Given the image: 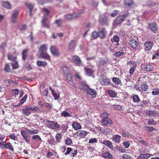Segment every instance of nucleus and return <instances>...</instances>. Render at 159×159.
<instances>
[{
    "label": "nucleus",
    "instance_id": "1",
    "mask_svg": "<svg viewBox=\"0 0 159 159\" xmlns=\"http://www.w3.org/2000/svg\"><path fill=\"white\" fill-rule=\"evenodd\" d=\"M38 130L36 129H26L25 130H22L20 132V134L25 141L29 144L30 143V136L28 135V134L29 133L31 135H34L38 134Z\"/></svg>",
    "mask_w": 159,
    "mask_h": 159
},
{
    "label": "nucleus",
    "instance_id": "2",
    "mask_svg": "<svg viewBox=\"0 0 159 159\" xmlns=\"http://www.w3.org/2000/svg\"><path fill=\"white\" fill-rule=\"evenodd\" d=\"M39 108L37 106L29 107H28L24 108L22 109V113L23 115L25 116H29L31 113V111H36Z\"/></svg>",
    "mask_w": 159,
    "mask_h": 159
},
{
    "label": "nucleus",
    "instance_id": "3",
    "mask_svg": "<svg viewBox=\"0 0 159 159\" xmlns=\"http://www.w3.org/2000/svg\"><path fill=\"white\" fill-rule=\"evenodd\" d=\"M46 124L48 127L52 129H58L60 127V125L57 123V122L55 121L47 120Z\"/></svg>",
    "mask_w": 159,
    "mask_h": 159
},
{
    "label": "nucleus",
    "instance_id": "4",
    "mask_svg": "<svg viewBox=\"0 0 159 159\" xmlns=\"http://www.w3.org/2000/svg\"><path fill=\"white\" fill-rule=\"evenodd\" d=\"M127 14H125L120 16H117L114 21L113 25L115 27L120 24L122 21L124 20L125 18L127 16Z\"/></svg>",
    "mask_w": 159,
    "mask_h": 159
},
{
    "label": "nucleus",
    "instance_id": "5",
    "mask_svg": "<svg viewBox=\"0 0 159 159\" xmlns=\"http://www.w3.org/2000/svg\"><path fill=\"white\" fill-rule=\"evenodd\" d=\"M129 44L131 45V47L134 48L138 49L140 47V45L139 43L136 41L133 38H131L129 41Z\"/></svg>",
    "mask_w": 159,
    "mask_h": 159
},
{
    "label": "nucleus",
    "instance_id": "6",
    "mask_svg": "<svg viewBox=\"0 0 159 159\" xmlns=\"http://www.w3.org/2000/svg\"><path fill=\"white\" fill-rule=\"evenodd\" d=\"M109 79L103 75L100 76V84L103 85H107L109 84Z\"/></svg>",
    "mask_w": 159,
    "mask_h": 159
},
{
    "label": "nucleus",
    "instance_id": "7",
    "mask_svg": "<svg viewBox=\"0 0 159 159\" xmlns=\"http://www.w3.org/2000/svg\"><path fill=\"white\" fill-rule=\"evenodd\" d=\"M70 154V156L72 157H74L76 156L77 153V150L73 149L72 148L68 147L67 148L66 152L65 153V155H67Z\"/></svg>",
    "mask_w": 159,
    "mask_h": 159
},
{
    "label": "nucleus",
    "instance_id": "8",
    "mask_svg": "<svg viewBox=\"0 0 159 159\" xmlns=\"http://www.w3.org/2000/svg\"><path fill=\"white\" fill-rule=\"evenodd\" d=\"M101 123L103 125H112V120L108 117H105L102 119Z\"/></svg>",
    "mask_w": 159,
    "mask_h": 159
},
{
    "label": "nucleus",
    "instance_id": "9",
    "mask_svg": "<svg viewBox=\"0 0 159 159\" xmlns=\"http://www.w3.org/2000/svg\"><path fill=\"white\" fill-rule=\"evenodd\" d=\"M73 62L78 66L81 65V61L79 57L76 55L73 57L72 58Z\"/></svg>",
    "mask_w": 159,
    "mask_h": 159
},
{
    "label": "nucleus",
    "instance_id": "10",
    "mask_svg": "<svg viewBox=\"0 0 159 159\" xmlns=\"http://www.w3.org/2000/svg\"><path fill=\"white\" fill-rule=\"evenodd\" d=\"M50 50L52 54L54 56H58L60 55L58 50L55 46H51L50 48Z\"/></svg>",
    "mask_w": 159,
    "mask_h": 159
},
{
    "label": "nucleus",
    "instance_id": "11",
    "mask_svg": "<svg viewBox=\"0 0 159 159\" xmlns=\"http://www.w3.org/2000/svg\"><path fill=\"white\" fill-rule=\"evenodd\" d=\"M87 134V131L82 130H79L76 133V134L77 136L80 138H85Z\"/></svg>",
    "mask_w": 159,
    "mask_h": 159
},
{
    "label": "nucleus",
    "instance_id": "12",
    "mask_svg": "<svg viewBox=\"0 0 159 159\" xmlns=\"http://www.w3.org/2000/svg\"><path fill=\"white\" fill-rule=\"evenodd\" d=\"M144 48L145 50L146 51H148L150 50L152 45V43L150 41L145 42L144 44Z\"/></svg>",
    "mask_w": 159,
    "mask_h": 159
},
{
    "label": "nucleus",
    "instance_id": "13",
    "mask_svg": "<svg viewBox=\"0 0 159 159\" xmlns=\"http://www.w3.org/2000/svg\"><path fill=\"white\" fill-rule=\"evenodd\" d=\"M40 57L41 58L45 60H48L51 61V57L49 55L45 52L40 53Z\"/></svg>",
    "mask_w": 159,
    "mask_h": 159
},
{
    "label": "nucleus",
    "instance_id": "14",
    "mask_svg": "<svg viewBox=\"0 0 159 159\" xmlns=\"http://www.w3.org/2000/svg\"><path fill=\"white\" fill-rule=\"evenodd\" d=\"M84 70L86 75L90 76H92L93 75V71L92 69L85 67Z\"/></svg>",
    "mask_w": 159,
    "mask_h": 159
},
{
    "label": "nucleus",
    "instance_id": "15",
    "mask_svg": "<svg viewBox=\"0 0 159 159\" xmlns=\"http://www.w3.org/2000/svg\"><path fill=\"white\" fill-rule=\"evenodd\" d=\"M76 46V43L75 40H71L69 44L68 48L69 49L71 50L74 49Z\"/></svg>",
    "mask_w": 159,
    "mask_h": 159
},
{
    "label": "nucleus",
    "instance_id": "16",
    "mask_svg": "<svg viewBox=\"0 0 159 159\" xmlns=\"http://www.w3.org/2000/svg\"><path fill=\"white\" fill-rule=\"evenodd\" d=\"M73 128L75 130H78L81 128V126L78 122L74 121L72 124Z\"/></svg>",
    "mask_w": 159,
    "mask_h": 159
},
{
    "label": "nucleus",
    "instance_id": "17",
    "mask_svg": "<svg viewBox=\"0 0 159 159\" xmlns=\"http://www.w3.org/2000/svg\"><path fill=\"white\" fill-rule=\"evenodd\" d=\"M144 66V70L147 71H151L153 70V66L149 64H146V65H142V66Z\"/></svg>",
    "mask_w": 159,
    "mask_h": 159
},
{
    "label": "nucleus",
    "instance_id": "18",
    "mask_svg": "<svg viewBox=\"0 0 159 159\" xmlns=\"http://www.w3.org/2000/svg\"><path fill=\"white\" fill-rule=\"evenodd\" d=\"M101 143V146H103V144H105V145L107 146L109 148H110L112 149L113 148L112 143L111 142L108 141H104L103 143Z\"/></svg>",
    "mask_w": 159,
    "mask_h": 159
},
{
    "label": "nucleus",
    "instance_id": "19",
    "mask_svg": "<svg viewBox=\"0 0 159 159\" xmlns=\"http://www.w3.org/2000/svg\"><path fill=\"white\" fill-rule=\"evenodd\" d=\"M48 48L45 44H43L39 48V52L40 53L45 52L47 50Z\"/></svg>",
    "mask_w": 159,
    "mask_h": 159
},
{
    "label": "nucleus",
    "instance_id": "20",
    "mask_svg": "<svg viewBox=\"0 0 159 159\" xmlns=\"http://www.w3.org/2000/svg\"><path fill=\"white\" fill-rule=\"evenodd\" d=\"M100 156H102L103 157L106 158L108 159H112V155L108 152H106L103 154L101 153Z\"/></svg>",
    "mask_w": 159,
    "mask_h": 159
},
{
    "label": "nucleus",
    "instance_id": "21",
    "mask_svg": "<svg viewBox=\"0 0 159 159\" xmlns=\"http://www.w3.org/2000/svg\"><path fill=\"white\" fill-rule=\"evenodd\" d=\"M5 148L7 149L10 150L11 151H13V147L11 143L10 142H7L5 143Z\"/></svg>",
    "mask_w": 159,
    "mask_h": 159
},
{
    "label": "nucleus",
    "instance_id": "22",
    "mask_svg": "<svg viewBox=\"0 0 159 159\" xmlns=\"http://www.w3.org/2000/svg\"><path fill=\"white\" fill-rule=\"evenodd\" d=\"M28 50L26 49L23 50L22 53V59L24 61L26 60L27 56V53L28 52Z\"/></svg>",
    "mask_w": 159,
    "mask_h": 159
},
{
    "label": "nucleus",
    "instance_id": "23",
    "mask_svg": "<svg viewBox=\"0 0 159 159\" xmlns=\"http://www.w3.org/2000/svg\"><path fill=\"white\" fill-rule=\"evenodd\" d=\"M108 59L107 57L101 58L100 59V66H103L107 64Z\"/></svg>",
    "mask_w": 159,
    "mask_h": 159
},
{
    "label": "nucleus",
    "instance_id": "24",
    "mask_svg": "<svg viewBox=\"0 0 159 159\" xmlns=\"http://www.w3.org/2000/svg\"><path fill=\"white\" fill-rule=\"evenodd\" d=\"M107 33L105 29H102L100 31V38L101 39H104L106 36V35Z\"/></svg>",
    "mask_w": 159,
    "mask_h": 159
},
{
    "label": "nucleus",
    "instance_id": "25",
    "mask_svg": "<svg viewBox=\"0 0 159 159\" xmlns=\"http://www.w3.org/2000/svg\"><path fill=\"white\" fill-rule=\"evenodd\" d=\"M149 26L150 29L154 32L156 31L157 29V25L155 23L149 24Z\"/></svg>",
    "mask_w": 159,
    "mask_h": 159
},
{
    "label": "nucleus",
    "instance_id": "26",
    "mask_svg": "<svg viewBox=\"0 0 159 159\" xmlns=\"http://www.w3.org/2000/svg\"><path fill=\"white\" fill-rule=\"evenodd\" d=\"M86 92L88 93L91 95L93 97H95L96 94V92L94 90L90 89L89 88Z\"/></svg>",
    "mask_w": 159,
    "mask_h": 159
},
{
    "label": "nucleus",
    "instance_id": "27",
    "mask_svg": "<svg viewBox=\"0 0 159 159\" xmlns=\"http://www.w3.org/2000/svg\"><path fill=\"white\" fill-rule=\"evenodd\" d=\"M146 114L150 116L156 115L159 116V114L156 111H147Z\"/></svg>",
    "mask_w": 159,
    "mask_h": 159
},
{
    "label": "nucleus",
    "instance_id": "28",
    "mask_svg": "<svg viewBox=\"0 0 159 159\" xmlns=\"http://www.w3.org/2000/svg\"><path fill=\"white\" fill-rule=\"evenodd\" d=\"M121 139V136L120 135H116L113 138V140L116 143H119L120 142Z\"/></svg>",
    "mask_w": 159,
    "mask_h": 159
},
{
    "label": "nucleus",
    "instance_id": "29",
    "mask_svg": "<svg viewBox=\"0 0 159 159\" xmlns=\"http://www.w3.org/2000/svg\"><path fill=\"white\" fill-rule=\"evenodd\" d=\"M65 78V80L67 81L68 82H71L72 80V75L69 73L66 74Z\"/></svg>",
    "mask_w": 159,
    "mask_h": 159
},
{
    "label": "nucleus",
    "instance_id": "30",
    "mask_svg": "<svg viewBox=\"0 0 159 159\" xmlns=\"http://www.w3.org/2000/svg\"><path fill=\"white\" fill-rule=\"evenodd\" d=\"M37 65L39 66H45L47 65V63L45 61H38L37 62Z\"/></svg>",
    "mask_w": 159,
    "mask_h": 159
},
{
    "label": "nucleus",
    "instance_id": "31",
    "mask_svg": "<svg viewBox=\"0 0 159 159\" xmlns=\"http://www.w3.org/2000/svg\"><path fill=\"white\" fill-rule=\"evenodd\" d=\"M18 15V12L16 11L13 14L12 17V21L13 23H15L16 21V18Z\"/></svg>",
    "mask_w": 159,
    "mask_h": 159
},
{
    "label": "nucleus",
    "instance_id": "32",
    "mask_svg": "<svg viewBox=\"0 0 159 159\" xmlns=\"http://www.w3.org/2000/svg\"><path fill=\"white\" fill-rule=\"evenodd\" d=\"M150 157L149 154H141L138 157L139 159H147Z\"/></svg>",
    "mask_w": 159,
    "mask_h": 159
},
{
    "label": "nucleus",
    "instance_id": "33",
    "mask_svg": "<svg viewBox=\"0 0 159 159\" xmlns=\"http://www.w3.org/2000/svg\"><path fill=\"white\" fill-rule=\"evenodd\" d=\"M2 6L6 8L7 9L11 8V5L10 3L8 2H4L2 3Z\"/></svg>",
    "mask_w": 159,
    "mask_h": 159
},
{
    "label": "nucleus",
    "instance_id": "34",
    "mask_svg": "<svg viewBox=\"0 0 159 159\" xmlns=\"http://www.w3.org/2000/svg\"><path fill=\"white\" fill-rule=\"evenodd\" d=\"M7 57L8 59L11 61L14 62L16 61L17 57L16 56H14L8 54Z\"/></svg>",
    "mask_w": 159,
    "mask_h": 159
},
{
    "label": "nucleus",
    "instance_id": "35",
    "mask_svg": "<svg viewBox=\"0 0 159 159\" xmlns=\"http://www.w3.org/2000/svg\"><path fill=\"white\" fill-rule=\"evenodd\" d=\"M61 116L64 117H67L68 116L71 117V115H70V114L68 113L66 111H64L61 113Z\"/></svg>",
    "mask_w": 159,
    "mask_h": 159
},
{
    "label": "nucleus",
    "instance_id": "36",
    "mask_svg": "<svg viewBox=\"0 0 159 159\" xmlns=\"http://www.w3.org/2000/svg\"><path fill=\"white\" fill-rule=\"evenodd\" d=\"M64 74H66L69 73V69L66 66H63L61 68Z\"/></svg>",
    "mask_w": 159,
    "mask_h": 159
},
{
    "label": "nucleus",
    "instance_id": "37",
    "mask_svg": "<svg viewBox=\"0 0 159 159\" xmlns=\"http://www.w3.org/2000/svg\"><path fill=\"white\" fill-rule=\"evenodd\" d=\"M125 5L126 6H130L133 3L132 0H125Z\"/></svg>",
    "mask_w": 159,
    "mask_h": 159
},
{
    "label": "nucleus",
    "instance_id": "38",
    "mask_svg": "<svg viewBox=\"0 0 159 159\" xmlns=\"http://www.w3.org/2000/svg\"><path fill=\"white\" fill-rule=\"evenodd\" d=\"M13 69H16L19 68V65L18 64V62L16 61L13 62V63H11Z\"/></svg>",
    "mask_w": 159,
    "mask_h": 159
},
{
    "label": "nucleus",
    "instance_id": "39",
    "mask_svg": "<svg viewBox=\"0 0 159 159\" xmlns=\"http://www.w3.org/2000/svg\"><path fill=\"white\" fill-rule=\"evenodd\" d=\"M62 138V136L60 133H57L55 136V139L57 142L60 143L61 142V139Z\"/></svg>",
    "mask_w": 159,
    "mask_h": 159
},
{
    "label": "nucleus",
    "instance_id": "40",
    "mask_svg": "<svg viewBox=\"0 0 159 159\" xmlns=\"http://www.w3.org/2000/svg\"><path fill=\"white\" fill-rule=\"evenodd\" d=\"M25 4L28 8L30 10V15H31L32 11L33 8V6L32 4L31 3L27 4L26 3Z\"/></svg>",
    "mask_w": 159,
    "mask_h": 159
},
{
    "label": "nucleus",
    "instance_id": "41",
    "mask_svg": "<svg viewBox=\"0 0 159 159\" xmlns=\"http://www.w3.org/2000/svg\"><path fill=\"white\" fill-rule=\"evenodd\" d=\"M65 142L66 145H70L72 143V141L70 138L67 137L66 140Z\"/></svg>",
    "mask_w": 159,
    "mask_h": 159
},
{
    "label": "nucleus",
    "instance_id": "42",
    "mask_svg": "<svg viewBox=\"0 0 159 159\" xmlns=\"http://www.w3.org/2000/svg\"><path fill=\"white\" fill-rule=\"evenodd\" d=\"M18 28L20 31L25 30L26 28V25H20L18 26Z\"/></svg>",
    "mask_w": 159,
    "mask_h": 159
},
{
    "label": "nucleus",
    "instance_id": "43",
    "mask_svg": "<svg viewBox=\"0 0 159 159\" xmlns=\"http://www.w3.org/2000/svg\"><path fill=\"white\" fill-rule=\"evenodd\" d=\"M9 136L11 139L16 141L17 139V137L15 136V134L14 133L10 134Z\"/></svg>",
    "mask_w": 159,
    "mask_h": 159
},
{
    "label": "nucleus",
    "instance_id": "44",
    "mask_svg": "<svg viewBox=\"0 0 159 159\" xmlns=\"http://www.w3.org/2000/svg\"><path fill=\"white\" fill-rule=\"evenodd\" d=\"M133 100L135 102H139L140 101V98L137 95H134L133 96Z\"/></svg>",
    "mask_w": 159,
    "mask_h": 159
},
{
    "label": "nucleus",
    "instance_id": "45",
    "mask_svg": "<svg viewBox=\"0 0 159 159\" xmlns=\"http://www.w3.org/2000/svg\"><path fill=\"white\" fill-rule=\"evenodd\" d=\"M4 70L6 72H9L11 71L10 66L9 64H5Z\"/></svg>",
    "mask_w": 159,
    "mask_h": 159
},
{
    "label": "nucleus",
    "instance_id": "46",
    "mask_svg": "<svg viewBox=\"0 0 159 159\" xmlns=\"http://www.w3.org/2000/svg\"><path fill=\"white\" fill-rule=\"evenodd\" d=\"M123 159H133L129 155L127 154H124L122 156Z\"/></svg>",
    "mask_w": 159,
    "mask_h": 159
},
{
    "label": "nucleus",
    "instance_id": "47",
    "mask_svg": "<svg viewBox=\"0 0 159 159\" xmlns=\"http://www.w3.org/2000/svg\"><path fill=\"white\" fill-rule=\"evenodd\" d=\"M32 139L33 140H41L42 141L40 137L38 135H35L32 136Z\"/></svg>",
    "mask_w": 159,
    "mask_h": 159
},
{
    "label": "nucleus",
    "instance_id": "48",
    "mask_svg": "<svg viewBox=\"0 0 159 159\" xmlns=\"http://www.w3.org/2000/svg\"><path fill=\"white\" fill-rule=\"evenodd\" d=\"M108 93L110 96L112 98L115 97L116 95V93L114 91L112 90L109 91Z\"/></svg>",
    "mask_w": 159,
    "mask_h": 159
},
{
    "label": "nucleus",
    "instance_id": "49",
    "mask_svg": "<svg viewBox=\"0 0 159 159\" xmlns=\"http://www.w3.org/2000/svg\"><path fill=\"white\" fill-rule=\"evenodd\" d=\"M112 81L116 84H119L121 82L120 80L117 77L113 78H112Z\"/></svg>",
    "mask_w": 159,
    "mask_h": 159
},
{
    "label": "nucleus",
    "instance_id": "50",
    "mask_svg": "<svg viewBox=\"0 0 159 159\" xmlns=\"http://www.w3.org/2000/svg\"><path fill=\"white\" fill-rule=\"evenodd\" d=\"M52 94L55 100L58 99L59 98V94L56 93L55 91L53 92V93H52Z\"/></svg>",
    "mask_w": 159,
    "mask_h": 159
},
{
    "label": "nucleus",
    "instance_id": "51",
    "mask_svg": "<svg viewBox=\"0 0 159 159\" xmlns=\"http://www.w3.org/2000/svg\"><path fill=\"white\" fill-rule=\"evenodd\" d=\"M65 17L66 19L68 20H71L74 19L73 15L68 14L65 15Z\"/></svg>",
    "mask_w": 159,
    "mask_h": 159
},
{
    "label": "nucleus",
    "instance_id": "52",
    "mask_svg": "<svg viewBox=\"0 0 159 159\" xmlns=\"http://www.w3.org/2000/svg\"><path fill=\"white\" fill-rule=\"evenodd\" d=\"M141 88L144 91H147L148 89V86L145 84H142Z\"/></svg>",
    "mask_w": 159,
    "mask_h": 159
},
{
    "label": "nucleus",
    "instance_id": "53",
    "mask_svg": "<svg viewBox=\"0 0 159 159\" xmlns=\"http://www.w3.org/2000/svg\"><path fill=\"white\" fill-rule=\"evenodd\" d=\"M55 23L58 27H61V26L62 21L60 19L56 20Z\"/></svg>",
    "mask_w": 159,
    "mask_h": 159
},
{
    "label": "nucleus",
    "instance_id": "54",
    "mask_svg": "<svg viewBox=\"0 0 159 159\" xmlns=\"http://www.w3.org/2000/svg\"><path fill=\"white\" fill-rule=\"evenodd\" d=\"M48 88L45 89L42 92V95L44 97H46L48 94Z\"/></svg>",
    "mask_w": 159,
    "mask_h": 159
},
{
    "label": "nucleus",
    "instance_id": "55",
    "mask_svg": "<svg viewBox=\"0 0 159 159\" xmlns=\"http://www.w3.org/2000/svg\"><path fill=\"white\" fill-rule=\"evenodd\" d=\"M74 76L75 78L77 79H78L79 80H81L82 79V77L79 72H76L75 73Z\"/></svg>",
    "mask_w": 159,
    "mask_h": 159
},
{
    "label": "nucleus",
    "instance_id": "56",
    "mask_svg": "<svg viewBox=\"0 0 159 159\" xmlns=\"http://www.w3.org/2000/svg\"><path fill=\"white\" fill-rule=\"evenodd\" d=\"M27 95H25L24 97L23 98L20 100V104L21 105L22 104L24 103V102L26 101V100L27 98Z\"/></svg>",
    "mask_w": 159,
    "mask_h": 159
},
{
    "label": "nucleus",
    "instance_id": "57",
    "mask_svg": "<svg viewBox=\"0 0 159 159\" xmlns=\"http://www.w3.org/2000/svg\"><path fill=\"white\" fill-rule=\"evenodd\" d=\"M155 120L153 118H150L148 119V124L150 125H154L155 124Z\"/></svg>",
    "mask_w": 159,
    "mask_h": 159
},
{
    "label": "nucleus",
    "instance_id": "58",
    "mask_svg": "<svg viewBox=\"0 0 159 159\" xmlns=\"http://www.w3.org/2000/svg\"><path fill=\"white\" fill-rule=\"evenodd\" d=\"M152 93L153 95H156L159 93V89H154L152 92Z\"/></svg>",
    "mask_w": 159,
    "mask_h": 159
},
{
    "label": "nucleus",
    "instance_id": "59",
    "mask_svg": "<svg viewBox=\"0 0 159 159\" xmlns=\"http://www.w3.org/2000/svg\"><path fill=\"white\" fill-rule=\"evenodd\" d=\"M98 33L96 31H94L92 33V36L93 38L95 39L98 36Z\"/></svg>",
    "mask_w": 159,
    "mask_h": 159
},
{
    "label": "nucleus",
    "instance_id": "60",
    "mask_svg": "<svg viewBox=\"0 0 159 159\" xmlns=\"http://www.w3.org/2000/svg\"><path fill=\"white\" fill-rule=\"evenodd\" d=\"M107 21V18L106 16H104V17L102 18L101 20V23L103 24L106 23Z\"/></svg>",
    "mask_w": 159,
    "mask_h": 159
},
{
    "label": "nucleus",
    "instance_id": "61",
    "mask_svg": "<svg viewBox=\"0 0 159 159\" xmlns=\"http://www.w3.org/2000/svg\"><path fill=\"white\" fill-rule=\"evenodd\" d=\"M148 104V102L146 100H143L141 102L140 105L143 107L145 106L146 104Z\"/></svg>",
    "mask_w": 159,
    "mask_h": 159
},
{
    "label": "nucleus",
    "instance_id": "62",
    "mask_svg": "<svg viewBox=\"0 0 159 159\" xmlns=\"http://www.w3.org/2000/svg\"><path fill=\"white\" fill-rule=\"evenodd\" d=\"M25 67L28 70L32 69L30 65L28 63H26L25 64Z\"/></svg>",
    "mask_w": 159,
    "mask_h": 159
},
{
    "label": "nucleus",
    "instance_id": "63",
    "mask_svg": "<svg viewBox=\"0 0 159 159\" xmlns=\"http://www.w3.org/2000/svg\"><path fill=\"white\" fill-rule=\"evenodd\" d=\"M115 148L120 152H124L125 151V149L121 148L120 147H118L117 146H116Z\"/></svg>",
    "mask_w": 159,
    "mask_h": 159
},
{
    "label": "nucleus",
    "instance_id": "64",
    "mask_svg": "<svg viewBox=\"0 0 159 159\" xmlns=\"http://www.w3.org/2000/svg\"><path fill=\"white\" fill-rule=\"evenodd\" d=\"M108 116L109 114H108L107 113L104 112L101 115V117L102 119H103V118H104L105 117L106 118L108 117Z\"/></svg>",
    "mask_w": 159,
    "mask_h": 159
}]
</instances>
